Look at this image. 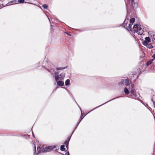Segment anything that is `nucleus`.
<instances>
[{
	"label": "nucleus",
	"mask_w": 155,
	"mask_h": 155,
	"mask_svg": "<svg viewBox=\"0 0 155 155\" xmlns=\"http://www.w3.org/2000/svg\"><path fill=\"white\" fill-rule=\"evenodd\" d=\"M148 34L153 42L155 43V33L152 31H150L148 32Z\"/></svg>",
	"instance_id": "obj_6"
},
{
	"label": "nucleus",
	"mask_w": 155,
	"mask_h": 155,
	"mask_svg": "<svg viewBox=\"0 0 155 155\" xmlns=\"http://www.w3.org/2000/svg\"><path fill=\"white\" fill-rule=\"evenodd\" d=\"M80 122H79V121H78V123H77V126H76V127H77L78 126V125L79 124V123H80Z\"/></svg>",
	"instance_id": "obj_35"
},
{
	"label": "nucleus",
	"mask_w": 155,
	"mask_h": 155,
	"mask_svg": "<svg viewBox=\"0 0 155 155\" xmlns=\"http://www.w3.org/2000/svg\"><path fill=\"white\" fill-rule=\"evenodd\" d=\"M132 24H131L130 23L128 24V26L127 25V28L128 27L130 30H131V29H132L131 28Z\"/></svg>",
	"instance_id": "obj_25"
},
{
	"label": "nucleus",
	"mask_w": 155,
	"mask_h": 155,
	"mask_svg": "<svg viewBox=\"0 0 155 155\" xmlns=\"http://www.w3.org/2000/svg\"><path fill=\"white\" fill-rule=\"evenodd\" d=\"M33 137L34 138H35V136H33Z\"/></svg>",
	"instance_id": "obj_41"
},
{
	"label": "nucleus",
	"mask_w": 155,
	"mask_h": 155,
	"mask_svg": "<svg viewBox=\"0 0 155 155\" xmlns=\"http://www.w3.org/2000/svg\"><path fill=\"white\" fill-rule=\"evenodd\" d=\"M65 76V74L64 73H62L58 75V79H60L61 80H63Z\"/></svg>",
	"instance_id": "obj_9"
},
{
	"label": "nucleus",
	"mask_w": 155,
	"mask_h": 155,
	"mask_svg": "<svg viewBox=\"0 0 155 155\" xmlns=\"http://www.w3.org/2000/svg\"><path fill=\"white\" fill-rule=\"evenodd\" d=\"M115 97V98L112 99H111V100H110V101H108L107 102H106L105 103H104V104H101V105H100V106H98V107H97L94 108L92 110H91L90 111H92V110H93L95 109H96V108H98V107H100V106H102L103 105H104V104L107 103H108V102H110V101H111L112 100H114L115 99H117V98H118V97Z\"/></svg>",
	"instance_id": "obj_10"
},
{
	"label": "nucleus",
	"mask_w": 155,
	"mask_h": 155,
	"mask_svg": "<svg viewBox=\"0 0 155 155\" xmlns=\"http://www.w3.org/2000/svg\"><path fill=\"white\" fill-rule=\"evenodd\" d=\"M145 41L147 42L148 43H149L151 39L150 37L149 38V37H146L145 38Z\"/></svg>",
	"instance_id": "obj_18"
},
{
	"label": "nucleus",
	"mask_w": 155,
	"mask_h": 155,
	"mask_svg": "<svg viewBox=\"0 0 155 155\" xmlns=\"http://www.w3.org/2000/svg\"><path fill=\"white\" fill-rule=\"evenodd\" d=\"M68 35L70 36H71V34H68Z\"/></svg>",
	"instance_id": "obj_39"
},
{
	"label": "nucleus",
	"mask_w": 155,
	"mask_h": 155,
	"mask_svg": "<svg viewBox=\"0 0 155 155\" xmlns=\"http://www.w3.org/2000/svg\"><path fill=\"white\" fill-rule=\"evenodd\" d=\"M140 29H142V28L140 26H139V27H138V31L139 30H140Z\"/></svg>",
	"instance_id": "obj_36"
},
{
	"label": "nucleus",
	"mask_w": 155,
	"mask_h": 155,
	"mask_svg": "<svg viewBox=\"0 0 155 155\" xmlns=\"http://www.w3.org/2000/svg\"><path fill=\"white\" fill-rule=\"evenodd\" d=\"M140 29V30L137 32H136L139 35H142L143 34L144 31L142 29Z\"/></svg>",
	"instance_id": "obj_17"
},
{
	"label": "nucleus",
	"mask_w": 155,
	"mask_h": 155,
	"mask_svg": "<svg viewBox=\"0 0 155 155\" xmlns=\"http://www.w3.org/2000/svg\"><path fill=\"white\" fill-rule=\"evenodd\" d=\"M124 93L126 94H130V90L127 87H125L124 89Z\"/></svg>",
	"instance_id": "obj_15"
},
{
	"label": "nucleus",
	"mask_w": 155,
	"mask_h": 155,
	"mask_svg": "<svg viewBox=\"0 0 155 155\" xmlns=\"http://www.w3.org/2000/svg\"><path fill=\"white\" fill-rule=\"evenodd\" d=\"M43 7L44 8V9L48 7V5H47L45 4L42 5Z\"/></svg>",
	"instance_id": "obj_31"
},
{
	"label": "nucleus",
	"mask_w": 155,
	"mask_h": 155,
	"mask_svg": "<svg viewBox=\"0 0 155 155\" xmlns=\"http://www.w3.org/2000/svg\"><path fill=\"white\" fill-rule=\"evenodd\" d=\"M145 106H146L147 107H149L150 108V107L148 106V105L147 104H146V105Z\"/></svg>",
	"instance_id": "obj_37"
},
{
	"label": "nucleus",
	"mask_w": 155,
	"mask_h": 155,
	"mask_svg": "<svg viewBox=\"0 0 155 155\" xmlns=\"http://www.w3.org/2000/svg\"><path fill=\"white\" fill-rule=\"evenodd\" d=\"M18 2L19 3H23L24 2V0H18Z\"/></svg>",
	"instance_id": "obj_30"
},
{
	"label": "nucleus",
	"mask_w": 155,
	"mask_h": 155,
	"mask_svg": "<svg viewBox=\"0 0 155 155\" xmlns=\"http://www.w3.org/2000/svg\"><path fill=\"white\" fill-rule=\"evenodd\" d=\"M65 155H70L69 152L68 151L66 153H65Z\"/></svg>",
	"instance_id": "obj_34"
},
{
	"label": "nucleus",
	"mask_w": 155,
	"mask_h": 155,
	"mask_svg": "<svg viewBox=\"0 0 155 155\" xmlns=\"http://www.w3.org/2000/svg\"><path fill=\"white\" fill-rule=\"evenodd\" d=\"M135 19L134 18H131L130 20V23H132L133 24V23L135 21Z\"/></svg>",
	"instance_id": "obj_24"
},
{
	"label": "nucleus",
	"mask_w": 155,
	"mask_h": 155,
	"mask_svg": "<svg viewBox=\"0 0 155 155\" xmlns=\"http://www.w3.org/2000/svg\"><path fill=\"white\" fill-rule=\"evenodd\" d=\"M71 136L69 137L68 139L66 140L64 142V144L66 145V147L67 149H68V143L71 139Z\"/></svg>",
	"instance_id": "obj_7"
},
{
	"label": "nucleus",
	"mask_w": 155,
	"mask_h": 155,
	"mask_svg": "<svg viewBox=\"0 0 155 155\" xmlns=\"http://www.w3.org/2000/svg\"><path fill=\"white\" fill-rule=\"evenodd\" d=\"M128 22V20L126 19L122 24L123 26H124V28H126L127 29V27Z\"/></svg>",
	"instance_id": "obj_8"
},
{
	"label": "nucleus",
	"mask_w": 155,
	"mask_h": 155,
	"mask_svg": "<svg viewBox=\"0 0 155 155\" xmlns=\"http://www.w3.org/2000/svg\"><path fill=\"white\" fill-rule=\"evenodd\" d=\"M55 151H57V149L55 150Z\"/></svg>",
	"instance_id": "obj_40"
},
{
	"label": "nucleus",
	"mask_w": 155,
	"mask_h": 155,
	"mask_svg": "<svg viewBox=\"0 0 155 155\" xmlns=\"http://www.w3.org/2000/svg\"><path fill=\"white\" fill-rule=\"evenodd\" d=\"M70 81L69 79H67L65 82V84L66 86H68L70 84Z\"/></svg>",
	"instance_id": "obj_19"
},
{
	"label": "nucleus",
	"mask_w": 155,
	"mask_h": 155,
	"mask_svg": "<svg viewBox=\"0 0 155 155\" xmlns=\"http://www.w3.org/2000/svg\"><path fill=\"white\" fill-rule=\"evenodd\" d=\"M134 84L132 83L128 87V89L130 91L129 95L132 98L140 100L141 99L140 94L137 92L134 87Z\"/></svg>",
	"instance_id": "obj_1"
},
{
	"label": "nucleus",
	"mask_w": 155,
	"mask_h": 155,
	"mask_svg": "<svg viewBox=\"0 0 155 155\" xmlns=\"http://www.w3.org/2000/svg\"><path fill=\"white\" fill-rule=\"evenodd\" d=\"M132 75L133 77H134L135 79H136L138 78V76L137 74H133Z\"/></svg>",
	"instance_id": "obj_29"
},
{
	"label": "nucleus",
	"mask_w": 155,
	"mask_h": 155,
	"mask_svg": "<svg viewBox=\"0 0 155 155\" xmlns=\"http://www.w3.org/2000/svg\"><path fill=\"white\" fill-rule=\"evenodd\" d=\"M42 149L41 150V147H37V151L38 153H39L41 152L44 153L47 152L49 151V150H48V146L46 147H44L42 148Z\"/></svg>",
	"instance_id": "obj_5"
},
{
	"label": "nucleus",
	"mask_w": 155,
	"mask_h": 155,
	"mask_svg": "<svg viewBox=\"0 0 155 155\" xmlns=\"http://www.w3.org/2000/svg\"><path fill=\"white\" fill-rule=\"evenodd\" d=\"M126 4V8H127V15H128V13H129V10L127 8V4L126 3H125Z\"/></svg>",
	"instance_id": "obj_32"
},
{
	"label": "nucleus",
	"mask_w": 155,
	"mask_h": 155,
	"mask_svg": "<svg viewBox=\"0 0 155 155\" xmlns=\"http://www.w3.org/2000/svg\"><path fill=\"white\" fill-rule=\"evenodd\" d=\"M153 51H154V54L152 56V58H153L152 59H153V60L154 61V60L155 59V50L153 49Z\"/></svg>",
	"instance_id": "obj_27"
},
{
	"label": "nucleus",
	"mask_w": 155,
	"mask_h": 155,
	"mask_svg": "<svg viewBox=\"0 0 155 155\" xmlns=\"http://www.w3.org/2000/svg\"><path fill=\"white\" fill-rule=\"evenodd\" d=\"M64 145H62L61 146V151H64L65 150V148H64Z\"/></svg>",
	"instance_id": "obj_21"
},
{
	"label": "nucleus",
	"mask_w": 155,
	"mask_h": 155,
	"mask_svg": "<svg viewBox=\"0 0 155 155\" xmlns=\"http://www.w3.org/2000/svg\"><path fill=\"white\" fill-rule=\"evenodd\" d=\"M147 48H149L150 49L152 48L153 47L152 45L149 44L147 45Z\"/></svg>",
	"instance_id": "obj_26"
},
{
	"label": "nucleus",
	"mask_w": 155,
	"mask_h": 155,
	"mask_svg": "<svg viewBox=\"0 0 155 155\" xmlns=\"http://www.w3.org/2000/svg\"><path fill=\"white\" fill-rule=\"evenodd\" d=\"M27 136H29V135H27Z\"/></svg>",
	"instance_id": "obj_42"
},
{
	"label": "nucleus",
	"mask_w": 155,
	"mask_h": 155,
	"mask_svg": "<svg viewBox=\"0 0 155 155\" xmlns=\"http://www.w3.org/2000/svg\"><path fill=\"white\" fill-rule=\"evenodd\" d=\"M32 136H34V133H33V132L32 131Z\"/></svg>",
	"instance_id": "obj_38"
},
{
	"label": "nucleus",
	"mask_w": 155,
	"mask_h": 155,
	"mask_svg": "<svg viewBox=\"0 0 155 155\" xmlns=\"http://www.w3.org/2000/svg\"><path fill=\"white\" fill-rule=\"evenodd\" d=\"M32 144H33V147L34 148V149H33L34 151V154H35V152H36V147L35 145V144L33 142Z\"/></svg>",
	"instance_id": "obj_23"
},
{
	"label": "nucleus",
	"mask_w": 155,
	"mask_h": 155,
	"mask_svg": "<svg viewBox=\"0 0 155 155\" xmlns=\"http://www.w3.org/2000/svg\"><path fill=\"white\" fill-rule=\"evenodd\" d=\"M128 2L129 3V4L133 9L135 10L138 7V5L137 3H135L134 2V0H127Z\"/></svg>",
	"instance_id": "obj_4"
},
{
	"label": "nucleus",
	"mask_w": 155,
	"mask_h": 155,
	"mask_svg": "<svg viewBox=\"0 0 155 155\" xmlns=\"http://www.w3.org/2000/svg\"><path fill=\"white\" fill-rule=\"evenodd\" d=\"M139 26L138 24L134 25L133 26V29L135 32H137L138 31Z\"/></svg>",
	"instance_id": "obj_11"
},
{
	"label": "nucleus",
	"mask_w": 155,
	"mask_h": 155,
	"mask_svg": "<svg viewBox=\"0 0 155 155\" xmlns=\"http://www.w3.org/2000/svg\"><path fill=\"white\" fill-rule=\"evenodd\" d=\"M67 66L63 67H60V68H56L57 70H63L64 69H65L66 68H67Z\"/></svg>",
	"instance_id": "obj_20"
},
{
	"label": "nucleus",
	"mask_w": 155,
	"mask_h": 155,
	"mask_svg": "<svg viewBox=\"0 0 155 155\" xmlns=\"http://www.w3.org/2000/svg\"><path fill=\"white\" fill-rule=\"evenodd\" d=\"M143 45H146L147 46V45L148 44V43L147 42V41H144L143 42Z\"/></svg>",
	"instance_id": "obj_28"
},
{
	"label": "nucleus",
	"mask_w": 155,
	"mask_h": 155,
	"mask_svg": "<svg viewBox=\"0 0 155 155\" xmlns=\"http://www.w3.org/2000/svg\"><path fill=\"white\" fill-rule=\"evenodd\" d=\"M80 110H81V117H80V119H79V122H81V121L82 120L83 118L84 117H82V110H81V108L80 107Z\"/></svg>",
	"instance_id": "obj_22"
},
{
	"label": "nucleus",
	"mask_w": 155,
	"mask_h": 155,
	"mask_svg": "<svg viewBox=\"0 0 155 155\" xmlns=\"http://www.w3.org/2000/svg\"><path fill=\"white\" fill-rule=\"evenodd\" d=\"M57 147L56 145H53L48 146V150L49 151L53 150L55 148Z\"/></svg>",
	"instance_id": "obj_14"
},
{
	"label": "nucleus",
	"mask_w": 155,
	"mask_h": 155,
	"mask_svg": "<svg viewBox=\"0 0 155 155\" xmlns=\"http://www.w3.org/2000/svg\"><path fill=\"white\" fill-rule=\"evenodd\" d=\"M47 70L50 72L51 73V74L52 75L54 76V74H55L54 78L55 80L57 81L58 80V74L59 73V71H55V69L54 68H51V70H49L48 69H47Z\"/></svg>",
	"instance_id": "obj_2"
},
{
	"label": "nucleus",
	"mask_w": 155,
	"mask_h": 155,
	"mask_svg": "<svg viewBox=\"0 0 155 155\" xmlns=\"http://www.w3.org/2000/svg\"><path fill=\"white\" fill-rule=\"evenodd\" d=\"M124 83H125L126 85L128 87L130 86L131 84H132L130 80L127 78V79H121L120 81L119 82V85H122Z\"/></svg>",
	"instance_id": "obj_3"
},
{
	"label": "nucleus",
	"mask_w": 155,
	"mask_h": 155,
	"mask_svg": "<svg viewBox=\"0 0 155 155\" xmlns=\"http://www.w3.org/2000/svg\"><path fill=\"white\" fill-rule=\"evenodd\" d=\"M151 100L153 102V104L154 105V106L155 108V102L154 101H153V99H152Z\"/></svg>",
	"instance_id": "obj_33"
},
{
	"label": "nucleus",
	"mask_w": 155,
	"mask_h": 155,
	"mask_svg": "<svg viewBox=\"0 0 155 155\" xmlns=\"http://www.w3.org/2000/svg\"><path fill=\"white\" fill-rule=\"evenodd\" d=\"M17 1L16 0H13L12 1L8 2L6 5V6H8L11 5V4H15L16 3Z\"/></svg>",
	"instance_id": "obj_12"
},
{
	"label": "nucleus",
	"mask_w": 155,
	"mask_h": 155,
	"mask_svg": "<svg viewBox=\"0 0 155 155\" xmlns=\"http://www.w3.org/2000/svg\"><path fill=\"white\" fill-rule=\"evenodd\" d=\"M57 82L58 85L60 86H63L64 85V82L63 81H57Z\"/></svg>",
	"instance_id": "obj_13"
},
{
	"label": "nucleus",
	"mask_w": 155,
	"mask_h": 155,
	"mask_svg": "<svg viewBox=\"0 0 155 155\" xmlns=\"http://www.w3.org/2000/svg\"><path fill=\"white\" fill-rule=\"evenodd\" d=\"M153 61V59H152L149 60L148 61H147L146 63V66H148L150 64H151Z\"/></svg>",
	"instance_id": "obj_16"
}]
</instances>
